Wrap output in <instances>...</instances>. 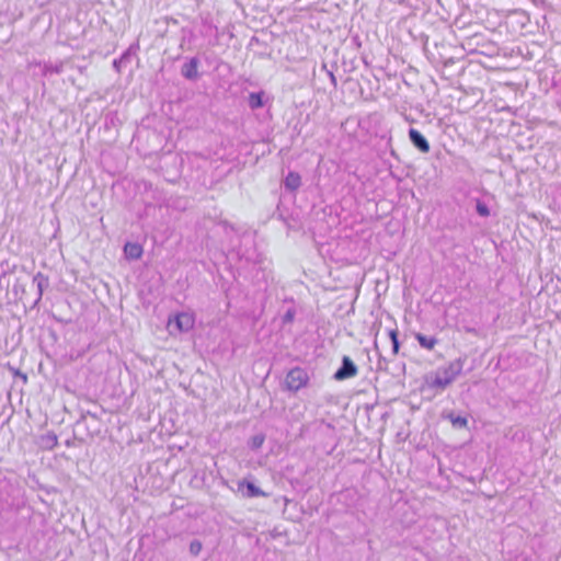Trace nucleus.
<instances>
[{"instance_id":"nucleus-1","label":"nucleus","mask_w":561,"mask_h":561,"mask_svg":"<svg viewBox=\"0 0 561 561\" xmlns=\"http://www.w3.org/2000/svg\"><path fill=\"white\" fill-rule=\"evenodd\" d=\"M461 370L462 362L460 359L450 362L427 377L426 386L434 390L445 389L460 375Z\"/></svg>"},{"instance_id":"nucleus-2","label":"nucleus","mask_w":561,"mask_h":561,"mask_svg":"<svg viewBox=\"0 0 561 561\" xmlns=\"http://www.w3.org/2000/svg\"><path fill=\"white\" fill-rule=\"evenodd\" d=\"M309 376L307 371L300 367H295L288 371L285 378L286 388L290 391H298L307 386Z\"/></svg>"},{"instance_id":"nucleus-3","label":"nucleus","mask_w":561,"mask_h":561,"mask_svg":"<svg viewBox=\"0 0 561 561\" xmlns=\"http://www.w3.org/2000/svg\"><path fill=\"white\" fill-rule=\"evenodd\" d=\"M174 323L179 332L190 331L194 328L195 316L191 312H180L169 319L168 324Z\"/></svg>"},{"instance_id":"nucleus-4","label":"nucleus","mask_w":561,"mask_h":561,"mask_svg":"<svg viewBox=\"0 0 561 561\" xmlns=\"http://www.w3.org/2000/svg\"><path fill=\"white\" fill-rule=\"evenodd\" d=\"M357 375V367L351 360L350 357L344 356L342 367L335 373L334 378L337 380H344Z\"/></svg>"},{"instance_id":"nucleus-5","label":"nucleus","mask_w":561,"mask_h":561,"mask_svg":"<svg viewBox=\"0 0 561 561\" xmlns=\"http://www.w3.org/2000/svg\"><path fill=\"white\" fill-rule=\"evenodd\" d=\"M409 137L412 144L423 153H427L431 149L428 141L426 138L414 128L409 130Z\"/></svg>"},{"instance_id":"nucleus-6","label":"nucleus","mask_w":561,"mask_h":561,"mask_svg":"<svg viewBox=\"0 0 561 561\" xmlns=\"http://www.w3.org/2000/svg\"><path fill=\"white\" fill-rule=\"evenodd\" d=\"M144 249L139 243L127 242L124 245V255L127 260H138L142 256Z\"/></svg>"},{"instance_id":"nucleus-7","label":"nucleus","mask_w":561,"mask_h":561,"mask_svg":"<svg viewBox=\"0 0 561 561\" xmlns=\"http://www.w3.org/2000/svg\"><path fill=\"white\" fill-rule=\"evenodd\" d=\"M198 65L199 62L196 58L190 59V61L182 67V75L190 80L196 79L198 77Z\"/></svg>"},{"instance_id":"nucleus-8","label":"nucleus","mask_w":561,"mask_h":561,"mask_svg":"<svg viewBox=\"0 0 561 561\" xmlns=\"http://www.w3.org/2000/svg\"><path fill=\"white\" fill-rule=\"evenodd\" d=\"M301 184V178L297 172H289L285 179V186L290 191H296Z\"/></svg>"},{"instance_id":"nucleus-9","label":"nucleus","mask_w":561,"mask_h":561,"mask_svg":"<svg viewBox=\"0 0 561 561\" xmlns=\"http://www.w3.org/2000/svg\"><path fill=\"white\" fill-rule=\"evenodd\" d=\"M415 339L417 340L419 344L423 348L428 350V351L434 350V347L437 344V339H435L433 336H426L421 333L415 334Z\"/></svg>"},{"instance_id":"nucleus-10","label":"nucleus","mask_w":561,"mask_h":561,"mask_svg":"<svg viewBox=\"0 0 561 561\" xmlns=\"http://www.w3.org/2000/svg\"><path fill=\"white\" fill-rule=\"evenodd\" d=\"M388 335L392 343V354L396 356V355H398L399 348H400V343H399V339H398V335H399L398 329L397 328L389 329Z\"/></svg>"},{"instance_id":"nucleus-11","label":"nucleus","mask_w":561,"mask_h":561,"mask_svg":"<svg viewBox=\"0 0 561 561\" xmlns=\"http://www.w3.org/2000/svg\"><path fill=\"white\" fill-rule=\"evenodd\" d=\"M448 420L454 427L466 428L468 426V419L465 416H456L454 414H449Z\"/></svg>"},{"instance_id":"nucleus-12","label":"nucleus","mask_w":561,"mask_h":561,"mask_svg":"<svg viewBox=\"0 0 561 561\" xmlns=\"http://www.w3.org/2000/svg\"><path fill=\"white\" fill-rule=\"evenodd\" d=\"M262 95H263L262 92H260V93H250V95H249V104H250L251 108H260V107L263 106Z\"/></svg>"},{"instance_id":"nucleus-13","label":"nucleus","mask_w":561,"mask_h":561,"mask_svg":"<svg viewBox=\"0 0 561 561\" xmlns=\"http://www.w3.org/2000/svg\"><path fill=\"white\" fill-rule=\"evenodd\" d=\"M245 486L250 497L266 496V493L256 488L252 482H245Z\"/></svg>"},{"instance_id":"nucleus-14","label":"nucleus","mask_w":561,"mask_h":561,"mask_svg":"<svg viewBox=\"0 0 561 561\" xmlns=\"http://www.w3.org/2000/svg\"><path fill=\"white\" fill-rule=\"evenodd\" d=\"M202 542L198 541V540H194L190 543V552L193 554V556H197L199 554V552L202 551Z\"/></svg>"},{"instance_id":"nucleus-15","label":"nucleus","mask_w":561,"mask_h":561,"mask_svg":"<svg viewBox=\"0 0 561 561\" xmlns=\"http://www.w3.org/2000/svg\"><path fill=\"white\" fill-rule=\"evenodd\" d=\"M477 211L482 217H488L490 215L488 206L482 202H477Z\"/></svg>"},{"instance_id":"nucleus-16","label":"nucleus","mask_w":561,"mask_h":561,"mask_svg":"<svg viewBox=\"0 0 561 561\" xmlns=\"http://www.w3.org/2000/svg\"><path fill=\"white\" fill-rule=\"evenodd\" d=\"M264 440V435H256L252 437L251 445L253 448H260L263 445Z\"/></svg>"},{"instance_id":"nucleus-17","label":"nucleus","mask_w":561,"mask_h":561,"mask_svg":"<svg viewBox=\"0 0 561 561\" xmlns=\"http://www.w3.org/2000/svg\"><path fill=\"white\" fill-rule=\"evenodd\" d=\"M295 318V312L293 310H289L286 312L284 320L285 322H291Z\"/></svg>"}]
</instances>
